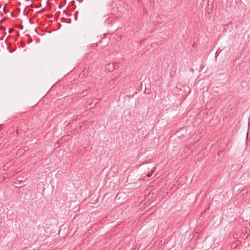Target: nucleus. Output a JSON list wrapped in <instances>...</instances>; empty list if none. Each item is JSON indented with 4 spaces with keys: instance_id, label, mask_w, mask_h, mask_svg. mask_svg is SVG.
<instances>
[{
    "instance_id": "f257e3e1",
    "label": "nucleus",
    "mask_w": 250,
    "mask_h": 250,
    "mask_svg": "<svg viewBox=\"0 0 250 250\" xmlns=\"http://www.w3.org/2000/svg\"><path fill=\"white\" fill-rule=\"evenodd\" d=\"M118 63H110L105 65V69L108 71H113L117 67H118Z\"/></svg>"
},
{
    "instance_id": "f03ea898",
    "label": "nucleus",
    "mask_w": 250,
    "mask_h": 250,
    "mask_svg": "<svg viewBox=\"0 0 250 250\" xmlns=\"http://www.w3.org/2000/svg\"><path fill=\"white\" fill-rule=\"evenodd\" d=\"M88 89H85L84 90H83L82 92H81V95L82 96H86L88 93Z\"/></svg>"
},
{
    "instance_id": "7ed1b4c3",
    "label": "nucleus",
    "mask_w": 250,
    "mask_h": 250,
    "mask_svg": "<svg viewBox=\"0 0 250 250\" xmlns=\"http://www.w3.org/2000/svg\"><path fill=\"white\" fill-rule=\"evenodd\" d=\"M221 52V50H220V48H219L216 51V53H215V57L216 58L219 54Z\"/></svg>"
},
{
    "instance_id": "20e7f679",
    "label": "nucleus",
    "mask_w": 250,
    "mask_h": 250,
    "mask_svg": "<svg viewBox=\"0 0 250 250\" xmlns=\"http://www.w3.org/2000/svg\"><path fill=\"white\" fill-rule=\"evenodd\" d=\"M8 51L10 52V53H12L13 52H14L15 51V50H13V49H12V48H9V47H8L7 48Z\"/></svg>"
},
{
    "instance_id": "39448f33",
    "label": "nucleus",
    "mask_w": 250,
    "mask_h": 250,
    "mask_svg": "<svg viewBox=\"0 0 250 250\" xmlns=\"http://www.w3.org/2000/svg\"><path fill=\"white\" fill-rule=\"evenodd\" d=\"M78 12L77 11L75 13V20H77V16H78Z\"/></svg>"
},
{
    "instance_id": "423d86ee",
    "label": "nucleus",
    "mask_w": 250,
    "mask_h": 250,
    "mask_svg": "<svg viewBox=\"0 0 250 250\" xmlns=\"http://www.w3.org/2000/svg\"><path fill=\"white\" fill-rule=\"evenodd\" d=\"M233 237L234 239L237 238V233H234L233 235Z\"/></svg>"
},
{
    "instance_id": "0eeeda50",
    "label": "nucleus",
    "mask_w": 250,
    "mask_h": 250,
    "mask_svg": "<svg viewBox=\"0 0 250 250\" xmlns=\"http://www.w3.org/2000/svg\"><path fill=\"white\" fill-rule=\"evenodd\" d=\"M0 30H5V28L3 26H0Z\"/></svg>"
},
{
    "instance_id": "6e6552de",
    "label": "nucleus",
    "mask_w": 250,
    "mask_h": 250,
    "mask_svg": "<svg viewBox=\"0 0 250 250\" xmlns=\"http://www.w3.org/2000/svg\"><path fill=\"white\" fill-rule=\"evenodd\" d=\"M85 68L84 69V70L83 72V77H84V75H85V72H86V71H85Z\"/></svg>"
},
{
    "instance_id": "1a4fd4ad",
    "label": "nucleus",
    "mask_w": 250,
    "mask_h": 250,
    "mask_svg": "<svg viewBox=\"0 0 250 250\" xmlns=\"http://www.w3.org/2000/svg\"><path fill=\"white\" fill-rule=\"evenodd\" d=\"M85 68L84 69V70L83 72V77H84V75H85V72H86V71H85Z\"/></svg>"
},
{
    "instance_id": "9d476101",
    "label": "nucleus",
    "mask_w": 250,
    "mask_h": 250,
    "mask_svg": "<svg viewBox=\"0 0 250 250\" xmlns=\"http://www.w3.org/2000/svg\"><path fill=\"white\" fill-rule=\"evenodd\" d=\"M95 104H93L92 103H91L90 104V107H91L92 106H95Z\"/></svg>"
},
{
    "instance_id": "9b49d317",
    "label": "nucleus",
    "mask_w": 250,
    "mask_h": 250,
    "mask_svg": "<svg viewBox=\"0 0 250 250\" xmlns=\"http://www.w3.org/2000/svg\"><path fill=\"white\" fill-rule=\"evenodd\" d=\"M116 78L113 79L112 80V81L113 82H116Z\"/></svg>"
},
{
    "instance_id": "f8f14e48",
    "label": "nucleus",
    "mask_w": 250,
    "mask_h": 250,
    "mask_svg": "<svg viewBox=\"0 0 250 250\" xmlns=\"http://www.w3.org/2000/svg\"><path fill=\"white\" fill-rule=\"evenodd\" d=\"M13 29L12 28H11V29H9V32H11V31H13Z\"/></svg>"
},
{
    "instance_id": "ddd939ff",
    "label": "nucleus",
    "mask_w": 250,
    "mask_h": 250,
    "mask_svg": "<svg viewBox=\"0 0 250 250\" xmlns=\"http://www.w3.org/2000/svg\"><path fill=\"white\" fill-rule=\"evenodd\" d=\"M61 8H62V6H61V4H60L59 6V8L61 9Z\"/></svg>"
},
{
    "instance_id": "4468645a",
    "label": "nucleus",
    "mask_w": 250,
    "mask_h": 250,
    "mask_svg": "<svg viewBox=\"0 0 250 250\" xmlns=\"http://www.w3.org/2000/svg\"><path fill=\"white\" fill-rule=\"evenodd\" d=\"M3 11L5 13H6V11H5L4 8H3Z\"/></svg>"
},
{
    "instance_id": "2eb2a0df",
    "label": "nucleus",
    "mask_w": 250,
    "mask_h": 250,
    "mask_svg": "<svg viewBox=\"0 0 250 250\" xmlns=\"http://www.w3.org/2000/svg\"><path fill=\"white\" fill-rule=\"evenodd\" d=\"M21 27H20V28H21V29H22L23 28V26H22V25H21Z\"/></svg>"
},
{
    "instance_id": "dca6fc26",
    "label": "nucleus",
    "mask_w": 250,
    "mask_h": 250,
    "mask_svg": "<svg viewBox=\"0 0 250 250\" xmlns=\"http://www.w3.org/2000/svg\"><path fill=\"white\" fill-rule=\"evenodd\" d=\"M145 92L146 93V89L145 90Z\"/></svg>"
}]
</instances>
